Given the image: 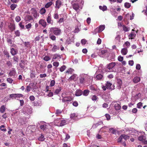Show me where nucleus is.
Masks as SVG:
<instances>
[{"mask_svg": "<svg viewBox=\"0 0 147 147\" xmlns=\"http://www.w3.org/2000/svg\"><path fill=\"white\" fill-rule=\"evenodd\" d=\"M90 78V76L87 74H82L79 78L80 84L84 85L86 82L89 81Z\"/></svg>", "mask_w": 147, "mask_h": 147, "instance_id": "f257e3e1", "label": "nucleus"}, {"mask_svg": "<svg viewBox=\"0 0 147 147\" xmlns=\"http://www.w3.org/2000/svg\"><path fill=\"white\" fill-rule=\"evenodd\" d=\"M50 32H52L56 36H59L61 33V30L60 28L56 27H52L50 28Z\"/></svg>", "mask_w": 147, "mask_h": 147, "instance_id": "f03ea898", "label": "nucleus"}, {"mask_svg": "<svg viewBox=\"0 0 147 147\" xmlns=\"http://www.w3.org/2000/svg\"><path fill=\"white\" fill-rule=\"evenodd\" d=\"M112 85L111 83L108 81L107 82L106 86H102V88L104 91H105L106 90V89L111 90H113L115 89V86L114 85H113L112 86L113 87L112 88L111 87Z\"/></svg>", "mask_w": 147, "mask_h": 147, "instance_id": "7ed1b4c3", "label": "nucleus"}, {"mask_svg": "<svg viewBox=\"0 0 147 147\" xmlns=\"http://www.w3.org/2000/svg\"><path fill=\"white\" fill-rule=\"evenodd\" d=\"M24 20L27 23L34 21V18L33 16L29 15H26V16L24 18Z\"/></svg>", "mask_w": 147, "mask_h": 147, "instance_id": "20e7f679", "label": "nucleus"}, {"mask_svg": "<svg viewBox=\"0 0 147 147\" xmlns=\"http://www.w3.org/2000/svg\"><path fill=\"white\" fill-rule=\"evenodd\" d=\"M138 139L144 144H147V140H146L145 136H139L138 138Z\"/></svg>", "mask_w": 147, "mask_h": 147, "instance_id": "39448f33", "label": "nucleus"}, {"mask_svg": "<svg viewBox=\"0 0 147 147\" xmlns=\"http://www.w3.org/2000/svg\"><path fill=\"white\" fill-rule=\"evenodd\" d=\"M129 138V136L125 134H122L120 136L118 139V142H122V140L124 139L125 140H126L128 139Z\"/></svg>", "mask_w": 147, "mask_h": 147, "instance_id": "423d86ee", "label": "nucleus"}, {"mask_svg": "<svg viewBox=\"0 0 147 147\" xmlns=\"http://www.w3.org/2000/svg\"><path fill=\"white\" fill-rule=\"evenodd\" d=\"M46 20L48 24L53 25V21L52 19L51 14L49 13L47 15Z\"/></svg>", "mask_w": 147, "mask_h": 147, "instance_id": "0eeeda50", "label": "nucleus"}, {"mask_svg": "<svg viewBox=\"0 0 147 147\" xmlns=\"http://www.w3.org/2000/svg\"><path fill=\"white\" fill-rule=\"evenodd\" d=\"M117 88L120 89L121 88V86L122 85V83L121 80L120 79H118L117 80Z\"/></svg>", "mask_w": 147, "mask_h": 147, "instance_id": "6e6552de", "label": "nucleus"}, {"mask_svg": "<svg viewBox=\"0 0 147 147\" xmlns=\"http://www.w3.org/2000/svg\"><path fill=\"white\" fill-rule=\"evenodd\" d=\"M61 58V56L59 54L56 53L53 55L52 61H54L55 59H57V60H58Z\"/></svg>", "mask_w": 147, "mask_h": 147, "instance_id": "1a4fd4ad", "label": "nucleus"}, {"mask_svg": "<svg viewBox=\"0 0 147 147\" xmlns=\"http://www.w3.org/2000/svg\"><path fill=\"white\" fill-rule=\"evenodd\" d=\"M39 24L41 25L43 27L45 28L47 25L46 21L43 19H40L39 21Z\"/></svg>", "mask_w": 147, "mask_h": 147, "instance_id": "9d476101", "label": "nucleus"}, {"mask_svg": "<svg viewBox=\"0 0 147 147\" xmlns=\"http://www.w3.org/2000/svg\"><path fill=\"white\" fill-rule=\"evenodd\" d=\"M72 98L71 96H65L63 97L62 101L63 102L70 101L72 100Z\"/></svg>", "mask_w": 147, "mask_h": 147, "instance_id": "9b49d317", "label": "nucleus"}, {"mask_svg": "<svg viewBox=\"0 0 147 147\" xmlns=\"http://www.w3.org/2000/svg\"><path fill=\"white\" fill-rule=\"evenodd\" d=\"M105 25H100L99 27L96 28V30L98 32H100L102 31L105 29Z\"/></svg>", "mask_w": 147, "mask_h": 147, "instance_id": "f8f14e48", "label": "nucleus"}, {"mask_svg": "<svg viewBox=\"0 0 147 147\" xmlns=\"http://www.w3.org/2000/svg\"><path fill=\"white\" fill-rule=\"evenodd\" d=\"M33 11L32 12V14L33 15L34 18H36L38 17L39 16V15L37 13L36 11L33 8L31 9Z\"/></svg>", "mask_w": 147, "mask_h": 147, "instance_id": "ddd939ff", "label": "nucleus"}, {"mask_svg": "<svg viewBox=\"0 0 147 147\" xmlns=\"http://www.w3.org/2000/svg\"><path fill=\"white\" fill-rule=\"evenodd\" d=\"M116 65L115 62H111L107 65V68L110 70L112 69Z\"/></svg>", "mask_w": 147, "mask_h": 147, "instance_id": "4468645a", "label": "nucleus"}, {"mask_svg": "<svg viewBox=\"0 0 147 147\" xmlns=\"http://www.w3.org/2000/svg\"><path fill=\"white\" fill-rule=\"evenodd\" d=\"M62 5V3L60 0H57L55 2V7L58 9H59Z\"/></svg>", "mask_w": 147, "mask_h": 147, "instance_id": "2eb2a0df", "label": "nucleus"}, {"mask_svg": "<svg viewBox=\"0 0 147 147\" xmlns=\"http://www.w3.org/2000/svg\"><path fill=\"white\" fill-rule=\"evenodd\" d=\"M83 94L82 91L80 89L77 90L75 92V95L76 96H79Z\"/></svg>", "mask_w": 147, "mask_h": 147, "instance_id": "dca6fc26", "label": "nucleus"}, {"mask_svg": "<svg viewBox=\"0 0 147 147\" xmlns=\"http://www.w3.org/2000/svg\"><path fill=\"white\" fill-rule=\"evenodd\" d=\"M15 25L13 22H11L10 23V30L13 31L15 29Z\"/></svg>", "mask_w": 147, "mask_h": 147, "instance_id": "f3484780", "label": "nucleus"}, {"mask_svg": "<svg viewBox=\"0 0 147 147\" xmlns=\"http://www.w3.org/2000/svg\"><path fill=\"white\" fill-rule=\"evenodd\" d=\"M25 61L24 60H21L20 62L19 63V65L22 68H24L25 67Z\"/></svg>", "mask_w": 147, "mask_h": 147, "instance_id": "a211bd4d", "label": "nucleus"}, {"mask_svg": "<svg viewBox=\"0 0 147 147\" xmlns=\"http://www.w3.org/2000/svg\"><path fill=\"white\" fill-rule=\"evenodd\" d=\"M73 8L77 11L79 8V5L78 3H74L72 4Z\"/></svg>", "mask_w": 147, "mask_h": 147, "instance_id": "6ab92c4d", "label": "nucleus"}, {"mask_svg": "<svg viewBox=\"0 0 147 147\" xmlns=\"http://www.w3.org/2000/svg\"><path fill=\"white\" fill-rule=\"evenodd\" d=\"M140 80V77L137 76L135 77L133 79V82L135 83H137L139 82Z\"/></svg>", "mask_w": 147, "mask_h": 147, "instance_id": "aec40b11", "label": "nucleus"}, {"mask_svg": "<svg viewBox=\"0 0 147 147\" xmlns=\"http://www.w3.org/2000/svg\"><path fill=\"white\" fill-rule=\"evenodd\" d=\"M128 50L127 48L122 49L121 50V53L123 55H125L127 54Z\"/></svg>", "mask_w": 147, "mask_h": 147, "instance_id": "412c9836", "label": "nucleus"}, {"mask_svg": "<svg viewBox=\"0 0 147 147\" xmlns=\"http://www.w3.org/2000/svg\"><path fill=\"white\" fill-rule=\"evenodd\" d=\"M136 34H135L134 32H131V33L129 35L128 37L129 39H133L135 36Z\"/></svg>", "mask_w": 147, "mask_h": 147, "instance_id": "4be33fe9", "label": "nucleus"}, {"mask_svg": "<svg viewBox=\"0 0 147 147\" xmlns=\"http://www.w3.org/2000/svg\"><path fill=\"white\" fill-rule=\"evenodd\" d=\"M53 65L54 66L56 67H54L53 68V69L57 71V68L56 67L59 66V63L58 62L55 61L53 62Z\"/></svg>", "mask_w": 147, "mask_h": 147, "instance_id": "5701e85b", "label": "nucleus"}, {"mask_svg": "<svg viewBox=\"0 0 147 147\" xmlns=\"http://www.w3.org/2000/svg\"><path fill=\"white\" fill-rule=\"evenodd\" d=\"M59 49V48L57 45H54L53 47L51 49V51L53 52H56L57 50Z\"/></svg>", "mask_w": 147, "mask_h": 147, "instance_id": "b1692460", "label": "nucleus"}, {"mask_svg": "<svg viewBox=\"0 0 147 147\" xmlns=\"http://www.w3.org/2000/svg\"><path fill=\"white\" fill-rule=\"evenodd\" d=\"M123 30V31L125 32L128 31L129 29V28H128L126 26H125L124 25H123L122 26Z\"/></svg>", "mask_w": 147, "mask_h": 147, "instance_id": "393cba45", "label": "nucleus"}, {"mask_svg": "<svg viewBox=\"0 0 147 147\" xmlns=\"http://www.w3.org/2000/svg\"><path fill=\"white\" fill-rule=\"evenodd\" d=\"M49 38L53 40L54 41L56 40V37L54 35L49 34Z\"/></svg>", "mask_w": 147, "mask_h": 147, "instance_id": "a878e982", "label": "nucleus"}, {"mask_svg": "<svg viewBox=\"0 0 147 147\" xmlns=\"http://www.w3.org/2000/svg\"><path fill=\"white\" fill-rule=\"evenodd\" d=\"M61 87H59L58 88L56 89L54 93L55 94H58L61 91Z\"/></svg>", "mask_w": 147, "mask_h": 147, "instance_id": "bb28decb", "label": "nucleus"}, {"mask_svg": "<svg viewBox=\"0 0 147 147\" xmlns=\"http://www.w3.org/2000/svg\"><path fill=\"white\" fill-rule=\"evenodd\" d=\"M121 106L118 104H116L115 105V109L117 110H119L121 108Z\"/></svg>", "mask_w": 147, "mask_h": 147, "instance_id": "cd10ccee", "label": "nucleus"}, {"mask_svg": "<svg viewBox=\"0 0 147 147\" xmlns=\"http://www.w3.org/2000/svg\"><path fill=\"white\" fill-rule=\"evenodd\" d=\"M38 140L40 141H43L45 140V138L44 137V136L41 134V136L38 138Z\"/></svg>", "mask_w": 147, "mask_h": 147, "instance_id": "c85d7f7f", "label": "nucleus"}, {"mask_svg": "<svg viewBox=\"0 0 147 147\" xmlns=\"http://www.w3.org/2000/svg\"><path fill=\"white\" fill-rule=\"evenodd\" d=\"M53 3L52 1H50L47 3L45 5V7L47 8L51 6L52 4Z\"/></svg>", "mask_w": 147, "mask_h": 147, "instance_id": "c756f323", "label": "nucleus"}, {"mask_svg": "<svg viewBox=\"0 0 147 147\" xmlns=\"http://www.w3.org/2000/svg\"><path fill=\"white\" fill-rule=\"evenodd\" d=\"M70 116L71 118L74 119L77 117V115L75 113H74L71 114Z\"/></svg>", "mask_w": 147, "mask_h": 147, "instance_id": "7c9ffc66", "label": "nucleus"}, {"mask_svg": "<svg viewBox=\"0 0 147 147\" xmlns=\"http://www.w3.org/2000/svg\"><path fill=\"white\" fill-rule=\"evenodd\" d=\"M103 76L101 74H99L96 76V78L97 80H100L103 78Z\"/></svg>", "mask_w": 147, "mask_h": 147, "instance_id": "2f4dec72", "label": "nucleus"}, {"mask_svg": "<svg viewBox=\"0 0 147 147\" xmlns=\"http://www.w3.org/2000/svg\"><path fill=\"white\" fill-rule=\"evenodd\" d=\"M99 8L100 10H102L103 11L106 10L107 9V7L105 5L103 6H99Z\"/></svg>", "mask_w": 147, "mask_h": 147, "instance_id": "473e14b6", "label": "nucleus"}, {"mask_svg": "<svg viewBox=\"0 0 147 147\" xmlns=\"http://www.w3.org/2000/svg\"><path fill=\"white\" fill-rule=\"evenodd\" d=\"M16 73L15 70L14 69H13L10 72V76H14Z\"/></svg>", "mask_w": 147, "mask_h": 147, "instance_id": "72a5a7b5", "label": "nucleus"}, {"mask_svg": "<svg viewBox=\"0 0 147 147\" xmlns=\"http://www.w3.org/2000/svg\"><path fill=\"white\" fill-rule=\"evenodd\" d=\"M11 53L12 55H14L17 53V51L13 48H12L11 50Z\"/></svg>", "mask_w": 147, "mask_h": 147, "instance_id": "f704fd0d", "label": "nucleus"}, {"mask_svg": "<svg viewBox=\"0 0 147 147\" xmlns=\"http://www.w3.org/2000/svg\"><path fill=\"white\" fill-rule=\"evenodd\" d=\"M46 11V9L44 8H42L40 10V13L42 14L43 15L44 14Z\"/></svg>", "mask_w": 147, "mask_h": 147, "instance_id": "c9c22d12", "label": "nucleus"}, {"mask_svg": "<svg viewBox=\"0 0 147 147\" xmlns=\"http://www.w3.org/2000/svg\"><path fill=\"white\" fill-rule=\"evenodd\" d=\"M89 92V91L88 90H85L84 91L83 94L85 96H87Z\"/></svg>", "mask_w": 147, "mask_h": 147, "instance_id": "e433bc0d", "label": "nucleus"}, {"mask_svg": "<svg viewBox=\"0 0 147 147\" xmlns=\"http://www.w3.org/2000/svg\"><path fill=\"white\" fill-rule=\"evenodd\" d=\"M17 6L16 4L13 3L11 5L10 8L12 10H14Z\"/></svg>", "mask_w": 147, "mask_h": 147, "instance_id": "4c0bfd02", "label": "nucleus"}, {"mask_svg": "<svg viewBox=\"0 0 147 147\" xmlns=\"http://www.w3.org/2000/svg\"><path fill=\"white\" fill-rule=\"evenodd\" d=\"M73 71V70L71 68L68 69L67 70L65 71V73H68V74H72Z\"/></svg>", "mask_w": 147, "mask_h": 147, "instance_id": "58836bf2", "label": "nucleus"}, {"mask_svg": "<svg viewBox=\"0 0 147 147\" xmlns=\"http://www.w3.org/2000/svg\"><path fill=\"white\" fill-rule=\"evenodd\" d=\"M109 131L112 134H116V130L114 129L113 128H111L109 129Z\"/></svg>", "mask_w": 147, "mask_h": 147, "instance_id": "ea45409f", "label": "nucleus"}, {"mask_svg": "<svg viewBox=\"0 0 147 147\" xmlns=\"http://www.w3.org/2000/svg\"><path fill=\"white\" fill-rule=\"evenodd\" d=\"M130 44L129 42L128 41H126L124 43L123 45V46L124 47H126L128 48L130 46Z\"/></svg>", "mask_w": 147, "mask_h": 147, "instance_id": "a19ab883", "label": "nucleus"}, {"mask_svg": "<svg viewBox=\"0 0 147 147\" xmlns=\"http://www.w3.org/2000/svg\"><path fill=\"white\" fill-rule=\"evenodd\" d=\"M124 6L126 8H128L131 7V5L129 3L126 2L125 3Z\"/></svg>", "mask_w": 147, "mask_h": 147, "instance_id": "79ce46f5", "label": "nucleus"}, {"mask_svg": "<svg viewBox=\"0 0 147 147\" xmlns=\"http://www.w3.org/2000/svg\"><path fill=\"white\" fill-rule=\"evenodd\" d=\"M24 45L25 47H30V42H24Z\"/></svg>", "mask_w": 147, "mask_h": 147, "instance_id": "37998d69", "label": "nucleus"}, {"mask_svg": "<svg viewBox=\"0 0 147 147\" xmlns=\"http://www.w3.org/2000/svg\"><path fill=\"white\" fill-rule=\"evenodd\" d=\"M76 76L77 75L76 74H74L69 78V79L71 80H74L76 78Z\"/></svg>", "mask_w": 147, "mask_h": 147, "instance_id": "c03bdc74", "label": "nucleus"}, {"mask_svg": "<svg viewBox=\"0 0 147 147\" xmlns=\"http://www.w3.org/2000/svg\"><path fill=\"white\" fill-rule=\"evenodd\" d=\"M66 68V67L65 65L62 66L60 69V71L61 72H63L64 71Z\"/></svg>", "mask_w": 147, "mask_h": 147, "instance_id": "a18cd8bd", "label": "nucleus"}, {"mask_svg": "<svg viewBox=\"0 0 147 147\" xmlns=\"http://www.w3.org/2000/svg\"><path fill=\"white\" fill-rule=\"evenodd\" d=\"M66 121L65 120H62L60 123V126H63L67 124Z\"/></svg>", "mask_w": 147, "mask_h": 147, "instance_id": "49530a36", "label": "nucleus"}, {"mask_svg": "<svg viewBox=\"0 0 147 147\" xmlns=\"http://www.w3.org/2000/svg\"><path fill=\"white\" fill-rule=\"evenodd\" d=\"M55 83V81L54 80H53L51 81L49 86L51 87L54 86Z\"/></svg>", "mask_w": 147, "mask_h": 147, "instance_id": "de8ad7c7", "label": "nucleus"}, {"mask_svg": "<svg viewBox=\"0 0 147 147\" xmlns=\"http://www.w3.org/2000/svg\"><path fill=\"white\" fill-rule=\"evenodd\" d=\"M47 125L46 124H44L43 125H41L40 126V128L43 131L45 130L46 128Z\"/></svg>", "mask_w": 147, "mask_h": 147, "instance_id": "09e8293b", "label": "nucleus"}, {"mask_svg": "<svg viewBox=\"0 0 147 147\" xmlns=\"http://www.w3.org/2000/svg\"><path fill=\"white\" fill-rule=\"evenodd\" d=\"M5 107L4 106H2L1 108L0 111L1 113H3L5 111Z\"/></svg>", "mask_w": 147, "mask_h": 147, "instance_id": "8fccbe9b", "label": "nucleus"}, {"mask_svg": "<svg viewBox=\"0 0 147 147\" xmlns=\"http://www.w3.org/2000/svg\"><path fill=\"white\" fill-rule=\"evenodd\" d=\"M137 107L138 108L140 109L142 106V103L140 102L137 104Z\"/></svg>", "mask_w": 147, "mask_h": 147, "instance_id": "3c124183", "label": "nucleus"}, {"mask_svg": "<svg viewBox=\"0 0 147 147\" xmlns=\"http://www.w3.org/2000/svg\"><path fill=\"white\" fill-rule=\"evenodd\" d=\"M35 74L34 73V72L32 71V72L30 73V76L31 78H34L35 77Z\"/></svg>", "mask_w": 147, "mask_h": 147, "instance_id": "603ef678", "label": "nucleus"}, {"mask_svg": "<svg viewBox=\"0 0 147 147\" xmlns=\"http://www.w3.org/2000/svg\"><path fill=\"white\" fill-rule=\"evenodd\" d=\"M32 26V25L30 23L26 25L25 26V27L27 29H29L31 28Z\"/></svg>", "mask_w": 147, "mask_h": 147, "instance_id": "864d4df0", "label": "nucleus"}, {"mask_svg": "<svg viewBox=\"0 0 147 147\" xmlns=\"http://www.w3.org/2000/svg\"><path fill=\"white\" fill-rule=\"evenodd\" d=\"M123 59V57L121 56H119L118 57V60L119 61H122Z\"/></svg>", "mask_w": 147, "mask_h": 147, "instance_id": "5fc2aeb1", "label": "nucleus"}, {"mask_svg": "<svg viewBox=\"0 0 147 147\" xmlns=\"http://www.w3.org/2000/svg\"><path fill=\"white\" fill-rule=\"evenodd\" d=\"M105 116L107 120H109L110 119L111 116L109 114H106L105 115Z\"/></svg>", "mask_w": 147, "mask_h": 147, "instance_id": "6e6d98bb", "label": "nucleus"}, {"mask_svg": "<svg viewBox=\"0 0 147 147\" xmlns=\"http://www.w3.org/2000/svg\"><path fill=\"white\" fill-rule=\"evenodd\" d=\"M43 59L46 61H48L50 59V58L49 57L45 56L44 58Z\"/></svg>", "mask_w": 147, "mask_h": 147, "instance_id": "4d7b16f0", "label": "nucleus"}, {"mask_svg": "<svg viewBox=\"0 0 147 147\" xmlns=\"http://www.w3.org/2000/svg\"><path fill=\"white\" fill-rule=\"evenodd\" d=\"M15 20L17 22H18L21 20L20 17L19 16H16V17Z\"/></svg>", "mask_w": 147, "mask_h": 147, "instance_id": "13d9d810", "label": "nucleus"}, {"mask_svg": "<svg viewBox=\"0 0 147 147\" xmlns=\"http://www.w3.org/2000/svg\"><path fill=\"white\" fill-rule=\"evenodd\" d=\"M53 93L51 92V90H49V93L48 94L47 96H49V97H52L53 96Z\"/></svg>", "mask_w": 147, "mask_h": 147, "instance_id": "bf43d9fd", "label": "nucleus"}, {"mask_svg": "<svg viewBox=\"0 0 147 147\" xmlns=\"http://www.w3.org/2000/svg\"><path fill=\"white\" fill-rule=\"evenodd\" d=\"M54 18L55 19H57L59 18V15L57 13H55L53 16Z\"/></svg>", "mask_w": 147, "mask_h": 147, "instance_id": "052dcab7", "label": "nucleus"}, {"mask_svg": "<svg viewBox=\"0 0 147 147\" xmlns=\"http://www.w3.org/2000/svg\"><path fill=\"white\" fill-rule=\"evenodd\" d=\"M15 34L16 36H19L20 35V33L18 30L15 32Z\"/></svg>", "mask_w": 147, "mask_h": 147, "instance_id": "680f3d73", "label": "nucleus"}, {"mask_svg": "<svg viewBox=\"0 0 147 147\" xmlns=\"http://www.w3.org/2000/svg\"><path fill=\"white\" fill-rule=\"evenodd\" d=\"M64 18H60V19L58 21V22L60 23H61L63 22H64Z\"/></svg>", "mask_w": 147, "mask_h": 147, "instance_id": "e2e57ef3", "label": "nucleus"}, {"mask_svg": "<svg viewBox=\"0 0 147 147\" xmlns=\"http://www.w3.org/2000/svg\"><path fill=\"white\" fill-rule=\"evenodd\" d=\"M4 126L3 125H2L1 126L0 129L1 130L3 131H6V129L4 128Z\"/></svg>", "mask_w": 147, "mask_h": 147, "instance_id": "0e129e2a", "label": "nucleus"}, {"mask_svg": "<svg viewBox=\"0 0 147 147\" xmlns=\"http://www.w3.org/2000/svg\"><path fill=\"white\" fill-rule=\"evenodd\" d=\"M86 41L85 39H82L81 41V42L82 44L83 45H84L86 44Z\"/></svg>", "mask_w": 147, "mask_h": 147, "instance_id": "69168bd1", "label": "nucleus"}, {"mask_svg": "<svg viewBox=\"0 0 147 147\" xmlns=\"http://www.w3.org/2000/svg\"><path fill=\"white\" fill-rule=\"evenodd\" d=\"M134 63V62L133 60H130L129 61V64L131 66H132Z\"/></svg>", "mask_w": 147, "mask_h": 147, "instance_id": "338daca9", "label": "nucleus"}, {"mask_svg": "<svg viewBox=\"0 0 147 147\" xmlns=\"http://www.w3.org/2000/svg\"><path fill=\"white\" fill-rule=\"evenodd\" d=\"M30 100L32 101H33L35 100V97L33 96H31L30 97Z\"/></svg>", "mask_w": 147, "mask_h": 147, "instance_id": "774afa93", "label": "nucleus"}]
</instances>
